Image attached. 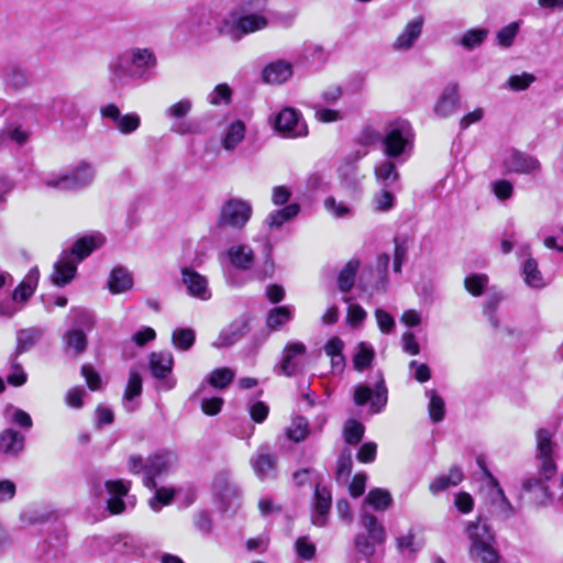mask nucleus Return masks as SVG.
<instances>
[{
  "mask_svg": "<svg viewBox=\"0 0 563 563\" xmlns=\"http://www.w3.org/2000/svg\"><path fill=\"white\" fill-rule=\"evenodd\" d=\"M183 284L186 286L190 296L200 300L211 298L208 279L192 268L186 267L181 269Z\"/></svg>",
  "mask_w": 563,
  "mask_h": 563,
  "instance_id": "f8f14e48",
  "label": "nucleus"
},
{
  "mask_svg": "<svg viewBox=\"0 0 563 563\" xmlns=\"http://www.w3.org/2000/svg\"><path fill=\"white\" fill-rule=\"evenodd\" d=\"M332 497L330 490L321 485L316 486L314 508L312 522L316 526L323 527L327 521V515L331 508Z\"/></svg>",
  "mask_w": 563,
  "mask_h": 563,
  "instance_id": "f3484780",
  "label": "nucleus"
},
{
  "mask_svg": "<svg viewBox=\"0 0 563 563\" xmlns=\"http://www.w3.org/2000/svg\"><path fill=\"white\" fill-rule=\"evenodd\" d=\"M296 552L303 560H310L316 554V547L307 538L301 537L296 541Z\"/></svg>",
  "mask_w": 563,
  "mask_h": 563,
  "instance_id": "0e129e2a",
  "label": "nucleus"
},
{
  "mask_svg": "<svg viewBox=\"0 0 563 563\" xmlns=\"http://www.w3.org/2000/svg\"><path fill=\"white\" fill-rule=\"evenodd\" d=\"M384 154L388 158H397L406 154L413 143V132L410 123L405 119L390 121L382 139Z\"/></svg>",
  "mask_w": 563,
  "mask_h": 563,
  "instance_id": "39448f33",
  "label": "nucleus"
},
{
  "mask_svg": "<svg viewBox=\"0 0 563 563\" xmlns=\"http://www.w3.org/2000/svg\"><path fill=\"white\" fill-rule=\"evenodd\" d=\"M364 501L375 510L384 511L391 505L393 498L388 490L374 488L368 492Z\"/></svg>",
  "mask_w": 563,
  "mask_h": 563,
  "instance_id": "4c0bfd02",
  "label": "nucleus"
},
{
  "mask_svg": "<svg viewBox=\"0 0 563 563\" xmlns=\"http://www.w3.org/2000/svg\"><path fill=\"white\" fill-rule=\"evenodd\" d=\"M522 276L525 284L534 289H541L547 286L545 278L539 269L534 258L529 257L522 266Z\"/></svg>",
  "mask_w": 563,
  "mask_h": 563,
  "instance_id": "a878e982",
  "label": "nucleus"
},
{
  "mask_svg": "<svg viewBox=\"0 0 563 563\" xmlns=\"http://www.w3.org/2000/svg\"><path fill=\"white\" fill-rule=\"evenodd\" d=\"M275 128L288 137L307 134V128L299 121V113L292 108L283 109L275 119Z\"/></svg>",
  "mask_w": 563,
  "mask_h": 563,
  "instance_id": "9d476101",
  "label": "nucleus"
},
{
  "mask_svg": "<svg viewBox=\"0 0 563 563\" xmlns=\"http://www.w3.org/2000/svg\"><path fill=\"white\" fill-rule=\"evenodd\" d=\"M504 166L509 173L532 174L540 170V162L530 155L512 151L504 161Z\"/></svg>",
  "mask_w": 563,
  "mask_h": 563,
  "instance_id": "ddd939ff",
  "label": "nucleus"
},
{
  "mask_svg": "<svg viewBox=\"0 0 563 563\" xmlns=\"http://www.w3.org/2000/svg\"><path fill=\"white\" fill-rule=\"evenodd\" d=\"M323 207L329 214L336 219L350 217L353 214V209L350 206L343 201H338L332 196H329L324 199Z\"/></svg>",
  "mask_w": 563,
  "mask_h": 563,
  "instance_id": "a18cd8bd",
  "label": "nucleus"
},
{
  "mask_svg": "<svg viewBox=\"0 0 563 563\" xmlns=\"http://www.w3.org/2000/svg\"><path fill=\"white\" fill-rule=\"evenodd\" d=\"M75 324L73 328L82 329L85 332L90 331L95 325L93 316L86 309L76 308L70 310Z\"/></svg>",
  "mask_w": 563,
  "mask_h": 563,
  "instance_id": "3c124183",
  "label": "nucleus"
},
{
  "mask_svg": "<svg viewBox=\"0 0 563 563\" xmlns=\"http://www.w3.org/2000/svg\"><path fill=\"white\" fill-rule=\"evenodd\" d=\"M42 330L37 328L20 330L16 333V349L14 357H18L20 354L29 351L32 346H34L42 338Z\"/></svg>",
  "mask_w": 563,
  "mask_h": 563,
  "instance_id": "c756f323",
  "label": "nucleus"
},
{
  "mask_svg": "<svg viewBox=\"0 0 563 563\" xmlns=\"http://www.w3.org/2000/svg\"><path fill=\"white\" fill-rule=\"evenodd\" d=\"M362 526L368 533V537L377 544L384 543L386 533L384 527L378 522L377 518L372 514H362Z\"/></svg>",
  "mask_w": 563,
  "mask_h": 563,
  "instance_id": "72a5a7b5",
  "label": "nucleus"
},
{
  "mask_svg": "<svg viewBox=\"0 0 563 563\" xmlns=\"http://www.w3.org/2000/svg\"><path fill=\"white\" fill-rule=\"evenodd\" d=\"M41 181L45 188L51 190L71 191L67 172L47 174L42 177Z\"/></svg>",
  "mask_w": 563,
  "mask_h": 563,
  "instance_id": "a19ab883",
  "label": "nucleus"
},
{
  "mask_svg": "<svg viewBox=\"0 0 563 563\" xmlns=\"http://www.w3.org/2000/svg\"><path fill=\"white\" fill-rule=\"evenodd\" d=\"M554 430L541 428L536 432L537 457L541 463V473L544 479L551 478L556 471L553 453L555 443L553 441Z\"/></svg>",
  "mask_w": 563,
  "mask_h": 563,
  "instance_id": "0eeeda50",
  "label": "nucleus"
},
{
  "mask_svg": "<svg viewBox=\"0 0 563 563\" xmlns=\"http://www.w3.org/2000/svg\"><path fill=\"white\" fill-rule=\"evenodd\" d=\"M15 360L16 357L14 356L11 358L12 372L8 375L7 380L10 385L22 386L26 382V374Z\"/></svg>",
  "mask_w": 563,
  "mask_h": 563,
  "instance_id": "680f3d73",
  "label": "nucleus"
},
{
  "mask_svg": "<svg viewBox=\"0 0 563 563\" xmlns=\"http://www.w3.org/2000/svg\"><path fill=\"white\" fill-rule=\"evenodd\" d=\"M357 267L358 263L356 261H350L341 269L338 278V285L341 291L346 292L353 287Z\"/></svg>",
  "mask_w": 563,
  "mask_h": 563,
  "instance_id": "37998d69",
  "label": "nucleus"
},
{
  "mask_svg": "<svg viewBox=\"0 0 563 563\" xmlns=\"http://www.w3.org/2000/svg\"><path fill=\"white\" fill-rule=\"evenodd\" d=\"M267 0H246L239 9L232 10L224 24L232 32L242 34L264 31L268 26V18L264 14L263 8Z\"/></svg>",
  "mask_w": 563,
  "mask_h": 563,
  "instance_id": "7ed1b4c3",
  "label": "nucleus"
},
{
  "mask_svg": "<svg viewBox=\"0 0 563 563\" xmlns=\"http://www.w3.org/2000/svg\"><path fill=\"white\" fill-rule=\"evenodd\" d=\"M374 173L377 181L383 183L385 186L391 185L399 177L395 163L388 159H384L376 164Z\"/></svg>",
  "mask_w": 563,
  "mask_h": 563,
  "instance_id": "e433bc0d",
  "label": "nucleus"
},
{
  "mask_svg": "<svg viewBox=\"0 0 563 563\" xmlns=\"http://www.w3.org/2000/svg\"><path fill=\"white\" fill-rule=\"evenodd\" d=\"M38 277V269L36 267L31 268L24 279L14 289L13 300L26 301L33 295L37 286Z\"/></svg>",
  "mask_w": 563,
  "mask_h": 563,
  "instance_id": "393cba45",
  "label": "nucleus"
},
{
  "mask_svg": "<svg viewBox=\"0 0 563 563\" xmlns=\"http://www.w3.org/2000/svg\"><path fill=\"white\" fill-rule=\"evenodd\" d=\"M306 353V346L301 342L288 343L283 352L282 363L278 374L292 376L301 369V358Z\"/></svg>",
  "mask_w": 563,
  "mask_h": 563,
  "instance_id": "9b49d317",
  "label": "nucleus"
},
{
  "mask_svg": "<svg viewBox=\"0 0 563 563\" xmlns=\"http://www.w3.org/2000/svg\"><path fill=\"white\" fill-rule=\"evenodd\" d=\"M249 331L246 320H236L224 328L217 340L212 343L214 347H228L240 341Z\"/></svg>",
  "mask_w": 563,
  "mask_h": 563,
  "instance_id": "a211bd4d",
  "label": "nucleus"
},
{
  "mask_svg": "<svg viewBox=\"0 0 563 563\" xmlns=\"http://www.w3.org/2000/svg\"><path fill=\"white\" fill-rule=\"evenodd\" d=\"M387 388L383 377L373 387L368 385H357L354 389L353 399L356 406H364L369 402V411L378 413L387 404Z\"/></svg>",
  "mask_w": 563,
  "mask_h": 563,
  "instance_id": "6e6552de",
  "label": "nucleus"
},
{
  "mask_svg": "<svg viewBox=\"0 0 563 563\" xmlns=\"http://www.w3.org/2000/svg\"><path fill=\"white\" fill-rule=\"evenodd\" d=\"M231 95L232 91L230 87L227 84H220L210 92L208 101L213 106H218L221 102L228 104L231 101Z\"/></svg>",
  "mask_w": 563,
  "mask_h": 563,
  "instance_id": "864d4df0",
  "label": "nucleus"
},
{
  "mask_svg": "<svg viewBox=\"0 0 563 563\" xmlns=\"http://www.w3.org/2000/svg\"><path fill=\"white\" fill-rule=\"evenodd\" d=\"M459 106L460 96L457 86L450 84L443 89L441 96L439 97L434 106V112L441 118H448L456 112Z\"/></svg>",
  "mask_w": 563,
  "mask_h": 563,
  "instance_id": "dca6fc26",
  "label": "nucleus"
},
{
  "mask_svg": "<svg viewBox=\"0 0 563 563\" xmlns=\"http://www.w3.org/2000/svg\"><path fill=\"white\" fill-rule=\"evenodd\" d=\"M244 137L245 124L241 120H236L228 126L221 143L225 151H233Z\"/></svg>",
  "mask_w": 563,
  "mask_h": 563,
  "instance_id": "7c9ffc66",
  "label": "nucleus"
},
{
  "mask_svg": "<svg viewBox=\"0 0 563 563\" xmlns=\"http://www.w3.org/2000/svg\"><path fill=\"white\" fill-rule=\"evenodd\" d=\"M253 208L250 201L241 198L227 199L220 209L218 225L242 230L251 220Z\"/></svg>",
  "mask_w": 563,
  "mask_h": 563,
  "instance_id": "423d86ee",
  "label": "nucleus"
},
{
  "mask_svg": "<svg viewBox=\"0 0 563 563\" xmlns=\"http://www.w3.org/2000/svg\"><path fill=\"white\" fill-rule=\"evenodd\" d=\"M228 257L231 264L242 271H247L253 266L254 252L246 245H233L228 250Z\"/></svg>",
  "mask_w": 563,
  "mask_h": 563,
  "instance_id": "4be33fe9",
  "label": "nucleus"
},
{
  "mask_svg": "<svg viewBox=\"0 0 563 563\" xmlns=\"http://www.w3.org/2000/svg\"><path fill=\"white\" fill-rule=\"evenodd\" d=\"M352 471V457L351 452L347 450L343 452L338 460L336 477L346 478L350 476Z\"/></svg>",
  "mask_w": 563,
  "mask_h": 563,
  "instance_id": "338daca9",
  "label": "nucleus"
},
{
  "mask_svg": "<svg viewBox=\"0 0 563 563\" xmlns=\"http://www.w3.org/2000/svg\"><path fill=\"white\" fill-rule=\"evenodd\" d=\"M66 353L74 357L81 355L88 345L87 334L82 329L71 328L63 335Z\"/></svg>",
  "mask_w": 563,
  "mask_h": 563,
  "instance_id": "aec40b11",
  "label": "nucleus"
},
{
  "mask_svg": "<svg viewBox=\"0 0 563 563\" xmlns=\"http://www.w3.org/2000/svg\"><path fill=\"white\" fill-rule=\"evenodd\" d=\"M150 367L155 377H166L173 368V355L169 352L152 353L150 358Z\"/></svg>",
  "mask_w": 563,
  "mask_h": 563,
  "instance_id": "cd10ccee",
  "label": "nucleus"
},
{
  "mask_svg": "<svg viewBox=\"0 0 563 563\" xmlns=\"http://www.w3.org/2000/svg\"><path fill=\"white\" fill-rule=\"evenodd\" d=\"M191 108H192L191 101L189 99H183V100H179L178 102L169 106L166 109L165 114L167 118H170V119H181V118L186 117L191 111Z\"/></svg>",
  "mask_w": 563,
  "mask_h": 563,
  "instance_id": "5fc2aeb1",
  "label": "nucleus"
},
{
  "mask_svg": "<svg viewBox=\"0 0 563 563\" xmlns=\"http://www.w3.org/2000/svg\"><path fill=\"white\" fill-rule=\"evenodd\" d=\"M81 374L86 379L87 386L91 390H97L101 387V377L89 364L81 366Z\"/></svg>",
  "mask_w": 563,
  "mask_h": 563,
  "instance_id": "e2e57ef3",
  "label": "nucleus"
},
{
  "mask_svg": "<svg viewBox=\"0 0 563 563\" xmlns=\"http://www.w3.org/2000/svg\"><path fill=\"white\" fill-rule=\"evenodd\" d=\"M374 314L380 332L388 334L394 331L396 323L390 313L382 308H377Z\"/></svg>",
  "mask_w": 563,
  "mask_h": 563,
  "instance_id": "6e6d98bb",
  "label": "nucleus"
},
{
  "mask_svg": "<svg viewBox=\"0 0 563 563\" xmlns=\"http://www.w3.org/2000/svg\"><path fill=\"white\" fill-rule=\"evenodd\" d=\"M195 331L192 329H176L172 335L174 346L181 351L189 350L195 343Z\"/></svg>",
  "mask_w": 563,
  "mask_h": 563,
  "instance_id": "c03bdc74",
  "label": "nucleus"
},
{
  "mask_svg": "<svg viewBox=\"0 0 563 563\" xmlns=\"http://www.w3.org/2000/svg\"><path fill=\"white\" fill-rule=\"evenodd\" d=\"M175 495V490L168 487L156 489L155 495L148 500V506L154 511H159L164 506L170 504Z\"/></svg>",
  "mask_w": 563,
  "mask_h": 563,
  "instance_id": "de8ad7c7",
  "label": "nucleus"
},
{
  "mask_svg": "<svg viewBox=\"0 0 563 563\" xmlns=\"http://www.w3.org/2000/svg\"><path fill=\"white\" fill-rule=\"evenodd\" d=\"M67 174L71 191L89 186L95 178L92 166L85 162L79 163L75 168L67 172Z\"/></svg>",
  "mask_w": 563,
  "mask_h": 563,
  "instance_id": "412c9836",
  "label": "nucleus"
},
{
  "mask_svg": "<svg viewBox=\"0 0 563 563\" xmlns=\"http://www.w3.org/2000/svg\"><path fill=\"white\" fill-rule=\"evenodd\" d=\"M141 125V119L136 113L122 114L115 124L117 129L122 134H131L135 132Z\"/></svg>",
  "mask_w": 563,
  "mask_h": 563,
  "instance_id": "603ef678",
  "label": "nucleus"
},
{
  "mask_svg": "<svg viewBox=\"0 0 563 563\" xmlns=\"http://www.w3.org/2000/svg\"><path fill=\"white\" fill-rule=\"evenodd\" d=\"M489 278L486 274H472L464 279V287L474 297H479L484 294L488 286Z\"/></svg>",
  "mask_w": 563,
  "mask_h": 563,
  "instance_id": "79ce46f5",
  "label": "nucleus"
},
{
  "mask_svg": "<svg viewBox=\"0 0 563 563\" xmlns=\"http://www.w3.org/2000/svg\"><path fill=\"white\" fill-rule=\"evenodd\" d=\"M534 81V76L528 73L512 75L509 77L507 85L511 90H526Z\"/></svg>",
  "mask_w": 563,
  "mask_h": 563,
  "instance_id": "4d7b16f0",
  "label": "nucleus"
},
{
  "mask_svg": "<svg viewBox=\"0 0 563 563\" xmlns=\"http://www.w3.org/2000/svg\"><path fill=\"white\" fill-rule=\"evenodd\" d=\"M463 479V474L460 468H450L446 475H440L434 478L429 486L431 493L437 494L441 490H445L451 486L459 485Z\"/></svg>",
  "mask_w": 563,
  "mask_h": 563,
  "instance_id": "2f4dec72",
  "label": "nucleus"
},
{
  "mask_svg": "<svg viewBox=\"0 0 563 563\" xmlns=\"http://www.w3.org/2000/svg\"><path fill=\"white\" fill-rule=\"evenodd\" d=\"M426 396L429 398L428 410L431 420L433 422L442 421L445 415L444 400L434 389L427 390Z\"/></svg>",
  "mask_w": 563,
  "mask_h": 563,
  "instance_id": "ea45409f",
  "label": "nucleus"
},
{
  "mask_svg": "<svg viewBox=\"0 0 563 563\" xmlns=\"http://www.w3.org/2000/svg\"><path fill=\"white\" fill-rule=\"evenodd\" d=\"M367 316V312L356 303H351L347 308L346 320L347 323L352 327H356L361 324Z\"/></svg>",
  "mask_w": 563,
  "mask_h": 563,
  "instance_id": "69168bd1",
  "label": "nucleus"
},
{
  "mask_svg": "<svg viewBox=\"0 0 563 563\" xmlns=\"http://www.w3.org/2000/svg\"><path fill=\"white\" fill-rule=\"evenodd\" d=\"M375 544L376 542H374L369 537H365L364 534H357L355 538L356 550L365 556H371L374 554Z\"/></svg>",
  "mask_w": 563,
  "mask_h": 563,
  "instance_id": "774afa93",
  "label": "nucleus"
},
{
  "mask_svg": "<svg viewBox=\"0 0 563 563\" xmlns=\"http://www.w3.org/2000/svg\"><path fill=\"white\" fill-rule=\"evenodd\" d=\"M24 448V437L18 431L8 429L0 434V451L7 455L15 456Z\"/></svg>",
  "mask_w": 563,
  "mask_h": 563,
  "instance_id": "b1692460",
  "label": "nucleus"
},
{
  "mask_svg": "<svg viewBox=\"0 0 563 563\" xmlns=\"http://www.w3.org/2000/svg\"><path fill=\"white\" fill-rule=\"evenodd\" d=\"M176 463L177 457L172 452H161L148 457L144 467V485L148 488H155L154 478L168 472Z\"/></svg>",
  "mask_w": 563,
  "mask_h": 563,
  "instance_id": "1a4fd4ad",
  "label": "nucleus"
},
{
  "mask_svg": "<svg viewBox=\"0 0 563 563\" xmlns=\"http://www.w3.org/2000/svg\"><path fill=\"white\" fill-rule=\"evenodd\" d=\"M102 236H84L69 251H63L54 264L51 280L58 287L69 284L77 272V265L103 243Z\"/></svg>",
  "mask_w": 563,
  "mask_h": 563,
  "instance_id": "f257e3e1",
  "label": "nucleus"
},
{
  "mask_svg": "<svg viewBox=\"0 0 563 563\" xmlns=\"http://www.w3.org/2000/svg\"><path fill=\"white\" fill-rule=\"evenodd\" d=\"M108 493L111 495L107 501L108 510L113 515H119L124 511L125 504L122 500L130 490V483L125 481H107L104 484Z\"/></svg>",
  "mask_w": 563,
  "mask_h": 563,
  "instance_id": "2eb2a0df",
  "label": "nucleus"
},
{
  "mask_svg": "<svg viewBox=\"0 0 563 563\" xmlns=\"http://www.w3.org/2000/svg\"><path fill=\"white\" fill-rule=\"evenodd\" d=\"M398 551L404 555H415L423 547V541L419 539L412 530L396 539Z\"/></svg>",
  "mask_w": 563,
  "mask_h": 563,
  "instance_id": "473e14b6",
  "label": "nucleus"
},
{
  "mask_svg": "<svg viewBox=\"0 0 563 563\" xmlns=\"http://www.w3.org/2000/svg\"><path fill=\"white\" fill-rule=\"evenodd\" d=\"M251 465L261 481L275 477L276 474V456L266 448H261L251 457Z\"/></svg>",
  "mask_w": 563,
  "mask_h": 563,
  "instance_id": "4468645a",
  "label": "nucleus"
},
{
  "mask_svg": "<svg viewBox=\"0 0 563 563\" xmlns=\"http://www.w3.org/2000/svg\"><path fill=\"white\" fill-rule=\"evenodd\" d=\"M314 118L322 123L336 122L342 119L340 111L334 109L323 108L321 106L314 107Z\"/></svg>",
  "mask_w": 563,
  "mask_h": 563,
  "instance_id": "052dcab7",
  "label": "nucleus"
},
{
  "mask_svg": "<svg viewBox=\"0 0 563 563\" xmlns=\"http://www.w3.org/2000/svg\"><path fill=\"white\" fill-rule=\"evenodd\" d=\"M292 76V65L288 62L276 60L268 64L262 71V78L269 85H282Z\"/></svg>",
  "mask_w": 563,
  "mask_h": 563,
  "instance_id": "6ab92c4d",
  "label": "nucleus"
},
{
  "mask_svg": "<svg viewBox=\"0 0 563 563\" xmlns=\"http://www.w3.org/2000/svg\"><path fill=\"white\" fill-rule=\"evenodd\" d=\"M500 300H501V296L495 294V295L490 296L489 298H487V300L485 301V305H484V314L488 318L490 324L494 328L498 327V320L496 318L495 312H496V309H497Z\"/></svg>",
  "mask_w": 563,
  "mask_h": 563,
  "instance_id": "bf43d9fd",
  "label": "nucleus"
},
{
  "mask_svg": "<svg viewBox=\"0 0 563 563\" xmlns=\"http://www.w3.org/2000/svg\"><path fill=\"white\" fill-rule=\"evenodd\" d=\"M157 65V58L150 48H132L120 55L111 65L118 79L129 75L133 78L147 80Z\"/></svg>",
  "mask_w": 563,
  "mask_h": 563,
  "instance_id": "20e7f679",
  "label": "nucleus"
},
{
  "mask_svg": "<svg viewBox=\"0 0 563 563\" xmlns=\"http://www.w3.org/2000/svg\"><path fill=\"white\" fill-rule=\"evenodd\" d=\"M309 432L308 420L300 416L294 417L290 424L285 430L286 437L294 442L303 441Z\"/></svg>",
  "mask_w": 563,
  "mask_h": 563,
  "instance_id": "f704fd0d",
  "label": "nucleus"
},
{
  "mask_svg": "<svg viewBox=\"0 0 563 563\" xmlns=\"http://www.w3.org/2000/svg\"><path fill=\"white\" fill-rule=\"evenodd\" d=\"M234 376L235 373L233 369L229 367H220L213 369L206 377L205 382L214 388L224 389L232 383Z\"/></svg>",
  "mask_w": 563,
  "mask_h": 563,
  "instance_id": "c9c22d12",
  "label": "nucleus"
},
{
  "mask_svg": "<svg viewBox=\"0 0 563 563\" xmlns=\"http://www.w3.org/2000/svg\"><path fill=\"white\" fill-rule=\"evenodd\" d=\"M375 356L374 349L366 342H361L357 345V351L353 357L354 368L358 372H363L371 366Z\"/></svg>",
  "mask_w": 563,
  "mask_h": 563,
  "instance_id": "58836bf2",
  "label": "nucleus"
},
{
  "mask_svg": "<svg viewBox=\"0 0 563 563\" xmlns=\"http://www.w3.org/2000/svg\"><path fill=\"white\" fill-rule=\"evenodd\" d=\"M464 531L470 540V558L479 563H500L496 538L490 527L481 518L467 521Z\"/></svg>",
  "mask_w": 563,
  "mask_h": 563,
  "instance_id": "f03ea898",
  "label": "nucleus"
},
{
  "mask_svg": "<svg viewBox=\"0 0 563 563\" xmlns=\"http://www.w3.org/2000/svg\"><path fill=\"white\" fill-rule=\"evenodd\" d=\"M394 203L395 196L386 189H382L375 194L372 199V206L376 212H387L394 207Z\"/></svg>",
  "mask_w": 563,
  "mask_h": 563,
  "instance_id": "8fccbe9b",
  "label": "nucleus"
},
{
  "mask_svg": "<svg viewBox=\"0 0 563 563\" xmlns=\"http://www.w3.org/2000/svg\"><path fill=\"white\" fill-rule=\"evenodd\" d=\"M294 308L290 306H280L269 310L266 318V325L271 331L280 330L288 323L294 316Z\"/></svg>",
  "mask_w": 563,
  "mask_h": 563,
  "instance_id": "c85d7f7f",
  "label": "nucleus"
},
{
  "mask_svg": "<svg viewBox=\"0 0 563 563\" xmlns=\"http://www.w3.org/2000/svg\"><path fill=\"white\" fill-rule=\"evenodd\" d=\"M133 286L131 273L123 267H114L109 276L108 288L112 294H121Z\"/></svg>",
  "mask_w": 563,
  "mask_h": 563,
  "instance_id": "5701e85b",
  "label": "nucleus"
},
{
  "mask_svg": "<svg viewBox=\"0 0 563 563\" xmlns=\"http://www.w3.org/2000/svg\"><path fill=\"white\" fill-rule=\"evenodd\" d=\"M490 187H492V190H493L494 195L499 200H507L514 194V185H512V183L509 181V180H506V179H500V180L493 181L490 184Z\"/></svg>",
  "mask_w": 563,
  "mask_h": 563,
  "instance_id": "13d9d810",
  "label": "nucleus"
},
{
  "mask_svg": "<svg viewBox=\"0 0 563 563\" xmlns=\"http://www.w3.org/2000/svg\"><path fill=\"white\" fill-rule=\"evenodd\" d=\"M142 393V378L136 371H130L129 380L124 390L123 400L131 402L135 397Z\"/></svg>",
  "mask_w": 563,
  "mask_h": 563,
  "instance_id": "09e8293b",
  "label": "nucleus"
},
{
  "mask_svg": "<svg viewBox=\"0 0 563 563\" xmlns=\"http://www.w3.org/2000/svg\"><path fill=\"white\" fill-rule=\"evenodd\" d=\"M300 212V206L298 203H290L282 209L272 211L265 222L269 229H278L285 222L294 219Z\"/></svg>",
  "mask_w": 563,
  "mask_h": 563,
  "instance_id": "bb28decb",
  "label": "nucleus"
},
{
  "mask_svg": "<svg viewBox=\"0 0 563 563\" xmlns=\"http://www.w3.org/2000/svg\"><path fill=\"white\" fill-rule=\"evenodd\" d=\"M364 426L354 419L347 420L343 427L344 440L347 444H357L364 435Z\"/></svg>",
  "mask_w": 563,
  "mask_h": 563,
  "instance_id": "49530a36",
  "label": "nucleus"
}]
</instances>
